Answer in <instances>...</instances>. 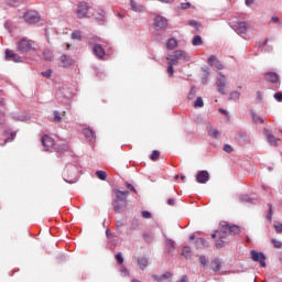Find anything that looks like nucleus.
Here are the masks:
<instances>
[{
    "label": "nucleus",
    "instance_id": "0eeeda50",
    "mask_svg": "<svg viewBox=\"0 0 282 282\" xmlns=\"http://www.w3.org/2000/svg\"><path fill=\"white\" fill-rule=\"evenodd\" d=\"M252 261L260 263L261 268H265V256L259 251H251Z\"/></svg>",
    "mask_w": 282,
    "mask_h": 282
},
{
    "label": "nucleus",
    "instance_id": "0e129e2a",
    "mask_svg": "<svg viewBox=\"0 0 282 282\" xmlns=\"http://www.w3.org/2000/svg\"><path fill=\"white\" fill-rule=\"evenodd\" d=\"M4 28H6V30H11L12 29V22H10V21L4 22Z\"/></svg>",
    "mask_w": 282,
    "mask_h": 282
},
{
    "label": "nucleus",
    "instance_id": "5fc2aeb1",
    "mask_svg": "<svg viewBox=\"0 0 282 282\" xmlns=\"http://www.w3.org/2000/svg\"><path fill=\"white\" fill-rule=\"evenodd\" d=\"M224 151H225L226 153H232V151H234L232 145H230V144H225V145H224Z\"/></svg>",
    "mask_w": 282,
    "mask_h": 282
},
{
    "label": "nucleus",
    "instance_id": "423d86ee",
    "mask_svg": "<svg viewBox=\"0 0 282 282\" xmlns=\"http://www.w3.org/2000/svg\"><path fill=\"white\" fill-rule=\"evenodd\" d=\"M263 134L265 135L270 147H279V142H281V139L274 137V134H272L270 130L264 129Z\"/></svg>",
    "mask_w": 282,
    "mask_h": 282
},
{
    "label": "nucleus",
    "instance_id": "4d7b16f0",
    "mask_svg": "<svg viewBox=\"0 0 282 282\" xmlns=\"http://www.w3.org/2000/svg\"><path fill=\"white\" fill-rule=\"evenodd\" d=\"M199 259H200V264H202L203 267L208 265V259H206L205 256H200Z\"/></svg>",
    "mask_w": 282,
    "mask_h": 282
},
{
    "label": "nucleus",
    "instance_id": "473e14b6",
    "mask_svg": "<svg viewBox=\"0 0 282 282\" xmlns=\"http://www.w3.org/2000/svg\"><path fill=\"white\" fill-rule=\"evenodd\" d=\"M203 44H204V41H202V36L195 35L192 41V45L197 46V45H203Z\"/></svg>",
    "mask_w": 282,
    "mask_h": 282
},
{
    "label": "nucleus",
    "instance_id": "6e6d98bb",
    "mask_svg": "<svg viewBox=\"0 0 282 282\" xmlns=\"http://www.w3.org/2000/svg\"><path fill=\"white\" fill-rule=\"evenodd\" d=\"M15 135H17V132L11 133L12 139L4 140L3 144H0V145L6 147V144H8V142H12V140H14Z\"/></svg>",
    "mask_w": 282,
    "mask_h": 282
},
{
    "label": "nucleus",
    "instance_id": "393cba45",
    "mask_svg": "<svg viewBox=\"0 0 282 282\" xmlns=\"http://www.w3.org/2000/svg\"><path fill=\"white\" fill-rule=\"evenodd\" d=\"M68 150H69V148L65 143H63L61 145H56L57 158H61V154L67 152Z\"/></svg>",
    "mask_w": 282,
    "mask_h": 282
},
{
    "label": "nucleus",
    "instance_id": "c756f323",
    "mask_svg": "<svg viewBox=\"0 0 282 282\" xmlns=\"http://www.w3.org/2000/svg\"><path fill=\"white\" fill-rule=\"evenodd\" d=\"M166 47H167V50H175V47H177V40H175L173 37L167 41Z\"/></svg>",
    "mask_w": 282,
    "mask_h": 282
},
{
    "label": "nucleus",
    "instance_id": "13d9d810",
    "mask_svg": "<svg viewBox=\"0 0 282 282\" xmlns=\"http://www.w3.org/2000/svg\"><path fill=\"white\" fill-rule=\"evenodd\" d=\"M273 98H275L278 100V102H282V93L281 91L275 93L273 95Z\"/></svg>",
    "mask_w": 282,
    "mask_h": 282
},
{
    "label": "nucleus",
    "instance_id": "49530a36",
    "mask_svg": "<svg viewBox=\"0 0 282 282\" xmlns=\"http://www.w3.org/2000/svg\"><path fill=\"white\" fill-rule=\"evenodd\" d=\"M271 243H273L274 248H278V249L282 248V242L276 239H272Z\"/></svg>",
    "mask_w": 282,
    "mask_h": 282
},
{
    "label": "nucleus",
    "instance_id": "aec40b11",
    "mask_svg": "<svg viewBox=\"0 0 282 282\" xmlns=\"http://www.w3.org/2000/svg\"><path fill=\"white\" fill-rule=\"evenodd\" d=\"M83 133L86 138V140H89L91 142V140H96V132H94V130L89 129V128H85L83 130Z\"/></svg>",
    "mask_w": 282,
    "mask_h": 282
},
{
    "label": "nucleus",
    "instance_id": "bb28decb",
    "mask_svg": "<svg viewBox=\"0 0 282 282\" xmlns=\"http://www.w3.org/2000/svg\"><path fill=\"white\" fill-rule=\"evenodd\" d=\"M143 239H144L145 243H153L155 236H153V234H151V232H145V234H143Z\"/></svg>",
    "mask_w": 282,
    "mask_h": 282
},
{
    "label": "nucleus",
    "instance_id": "f03ea898",
    "mask_svg": "<svg viewBox=\"0 0 282 282\" xmlns=\"http://www.w3.org/2000/svg\"><path fill=\"white\" fill-rule=\"evenodd\" d=\"M17 50L20 54H29V52H33L34 42L32 40L22 39L17 43Z\"/></svg>",
    "mask_w": 282,
    "mask_h": 282
},
{
    "label": "nucleus",
    "instance_id": "09e8293b",
    "mask_svg": "<svg viewBox=\"0 0 282 282\" xmlns=\"http://www.w3.org/2000/svg\"><path fill=\"white\" fill-rule=\"evenodd\" d=\"M42 76H44V78H52V69L42 72Z\"/></svg>",
    "mask_w": 282,
    "mask_h": 282
},
{
    "label": "nucleus",
    "instance_id": "58836bf2",
    "mask_svg": "<svg viewBox=\"0 0 282 282\" xmlns=\"http://www.w3.org/2000/svg\"><path fill=\"white\" fill-rule=\"evenodd\" d=\"M116 260L119 265H122L124 263V258L122 257V252H119L116 254Z\"/></svg>",
    "mask_w": 282,
    "mask_h": 282
},
{
    "label": "nucleus",
    "instance_id": "c85d7f7f",
    "mask_svg": "<svg viewBox=\"0 0 282 282\" xmlns=\"http://www.w3.org/2000/svg\"><path fill=\"white\" fill-rule=\"evenodd\" d=\"M166 61H167V65H171L172 67L174 65H180V61L175 58L173 55L167 56Z\"/></svg>",
    "mask_w": 282,
    "mask_h": 282
},
{
    "label": "nucleus",
    "instance_id": "4be33fe9",
    "mask_svg": "<svg viewBox=\"0 0 282 282\" xmlns=\"http://www.w3.org/2000/svg\"><path fill=\"white\" fill-rule=\"evenodd\" d=\"M238 34H246L248 32V23L239 22L236 26Z\"/></svg>",
    "mask_w": 282,
    "mask_h": 282
},
{
    "label": "nucleus",
    "instance_id": "bf43d9fd",
    "mask_svg": "<svg viewBox=\"0 0 282 282\" xmlns=\"http://www.w3.org/2000/svg\"><path fill=\"white\" fill-rule=\"evenodd\" d=\"M213 67H217V69H224V64H221V62L218 59L214 63Z\"/></svg>",
    "mask_w": 282,
    "mask_h": 282
},
{
    "label": "nucleus",
    "instance_id": "f704fd0d",
    "mask_svg": "<svg viewBox=\"0 0 282 282\" xmlns=\"http://www.w3.org/2000/svg\"><path fill=\"white\" fill-rule=\"evenodd\" d=\"M96 175H97L98 180H101L102 182H105V180H107V172H105V171H97Z\"/></svg>",
    "mask_w": 282,
    "mask_h": 282
},
{
    "label": "nucleus",
    "instance_id": "2eb2a0df",
    "mask_svg": "<svg viewBox=\"0 0 282 282\" xmlns=\"http://www.w3.org/2000/svg\"><path fill=\"white\" fill-rule=\"evenodd\" d=\"M107 19V12H105V10L99 9L97 11V15L95 18V21L99 24V25H105V21Z\"/></svg>",
    "mask_w": 282,
    "mask_h": 282
},
{
    "label": "nucleus",
    "instance_id": "b1692460",
    "mask_svg": "<svg viewBox=\"0 0 282 282\" xmlns=\"http://www.w3.org/2000/svg\"><path fill=\"white\" fill-rule=\"evenodd\" d=\"M130 8L132 12H142V4H139L135 0H130Z\"/></svg>",
    "mask_w": 282,
    "mask_h": 282
},
{
    "label": "nucleus",
    "instance_id": "774afa93",
    "mask_svg": "<svg viewBox=\"0 0 282 282\" xmlns=\"http://www.w3.org/2000/svg\"><path fill=\"white\" fill-rule=\"evenodd\" d=\"M180 282H188V276L183 275Z\"/></svg>",
    "mask_w": 282,
    "mask_h": 282
},
{
    "label": "nucleus",
    "instance_id": "a211bd4d",
    "mask_svg": "<svg viewBox=\"0 0 282 282\" xmlns=\"http://www.w3.org/2000/svg\"><path fill=\"white\" fill-rule=\"evenodd\" d=\"M61 63L62 67H70V65H74V59H72V57L67 56L66 54H63L61 56Z\"/></svg>",
    "mask_w": 282,
    "mask_h": 282
},
{
    "label": "nucleus",
    "instance_id": "e2e57ef3",
    "mask_svg": "<svg viewBox=\"0 0 282 282\" xmlns=\"http://www.w3.org/2000/svg\"><path fill=\"white\" fill-rule=\"evenodd\" d=\"M181 8L182 10H188L191 8V3L189 2L181 3Z\"/></svg>",
    "mask_w": 282,
    "mask_h": 282
},
{
    "label": "nucleus",
    "instance_id": "6ab92c4d",
    "mask_svg": "<svg viewBox=\"0 0 282 282\" xmlns=\"http://www.w3.org/2000/svg\"><path fill=\"white\" fill-rule=\"evenodd\" d=\"M171 276H173V274H171V272H166L160 278H158V275H153V279L156 282H171Z\"/></svg>",
    "mask_w": 282,
    "mask_h": 282
},
{
    "label": "nucleus",
    "instance_id": "2f4dec72",
    "mask_svg": "<svg viewBox=\"0 0 282 282\" xmlns=\"http://www.w3.org/2000/svg\"><path fill=\"white\" fill-rule=\"evenodd\" d=\"M165 246H166L169 252H173V250H175V242H173V240H171V239H167L165 241Z\"/></svg>",
    "mask_w": 282,
    "mask_h": 282
},
{
    "label": "nucleus",
    "instance_id": "3c124183",
    "mask_svg": "<svg viewBox=\"0 0 282 282\" xmlns=\"http://www.w3.org/2000/svg\"><path fill=\"white\" fill-rule=\"evenodd\" d=\"M142 217L143 219H151V217H153V215L151 214V212H142Z\"/></svg>",
    "mask_w": 282,
    "mask_h": 282
},
{
    "label": "nucleus",
    "instance_id": "052dcab7",
    "mask_svg": "<svg viewBox=\"0 0 282 282\" xmlns=\"http://www.w3.org/2000/svg\"><path fill=\"white\" fill-rule=\"evenodd\" d=\"M188 25H191L192 28H196V30H197V28H199V24H198L197 21H195V20H191V21L188 22Z\"/></svg>",
    "mask_w": 282,
    "mask_h": 282
},
{
    "label": "nucleus",
    "instance_id": "412c9836",
    "mask_svg": "<svg viewBox=\"0 0 282 282\" xmlns=\"http://www.w3.org/2000/svg\"><path fill=\"white\" fill-rule=\"evenodd\" d=\"M11 118L15 120V122H28V120H30V117L21 113H13Z\"/></svg>",
    "mask_w": 282,
    "mask_h": 282
},
{
    "label": "nucleus",
    "instance_id": "4468645a",
    "mask_svg": "<svg viewBox=\"0 0 282 282\" xmlns=\"http://www.w3.org/2000/svg\"><path fill=\"white\" fill-rule=\"evenodd\" d=\"M208 180H210V174H208V171H200L196 175V182L198 184H206V182H208Z\"/></svg>",
    "mask_w": 282,
    "mask_h": 282
},
{
    "label": "nucleus",
    "instance_id": "f3484780",
    "mask_svg": "<svg viewBox=\"0 0 282 282\" xmlns=\"http://www.w3.org/2000/svg\"><path fill=\"white\" fill-rule=\"evenodd\" d=\"M264 80H267V83L276 84L279 83V74L269 72L264 75Z\"/></svg>",
    "mask_w": 282,
    "mask_h": 282
},
{
    "label": "nucleus",
    "instance_id": "ea45409f",
    "mask_svg": "<svg viewBox=\"0 0 282 282\" xmlns=\"http://www.w3.org/2000/svg\"><path fill=\"white\" fill-rule=\"evenodd\" d=\"M194 107H204V99H202V97H197L196 101L194 102Z\"/></svg>",
    "mask_w": 282,
    "mask_h": 282
},
{
    "label": "nucleus",
    "instance_id": "6e6552de",
    "mask_svg": "<svg viewBox=\"0 0 282 282\" xmlns=\"http://www.w3.org/2000/svg\"><path fill=\"white\" fill-rule=\"evenodd\" d=\"M166 25H169V21L166 20V18H164L162 15H158L154 19V28H155V30H158V31L164 30V28H166Z\"/></svg>",
    "mask_w": 282,
    "mask_h": 282
},
{
    "label": "nucleus",
    "instance_id": "8fccbe9b",
    "mask_svg": "<svg viewBox=\"0 0 282 282\" xmlns=\"http://www.w3.org/2000/svg\"><path fill=\"white\" fill-rule=\"evenodd\" d=\"M274 230H275L278 234H281V232H282V224H281V223H275V224H274Z\"/></svg>",
    "mask_w": 282,
    "mask_h": 282
},
{
    "label": "nucleus",
    "instance_id": "a19ab883",
    "mask_svg": "<svg viewBox=\"0 0 282 282\" xmlns=\"http://www.w3.org/2000/svg\"><path fill=\"white\" fill-rule=\"evenodd\" d=\"M122 228H124V223H122V220H118L117 221V231L119 232V235H122Z\"/></svg>",
    "mask_w": 282,
    "mask_h": 282
},
{
    "label": "nucleus",
    "instance_id": "7c9ffc66",
    "mask_svg": "<svg viewBox=\"0 0 282 282\" xmlns=\"http://www.w3.org/2000/svg\"><path fill=\"white\" fill-rule=\"evenodd\" d=\"M43 58L44 61H52V58H54V54H52V51L45 50L43 52Z\"/></svg>",
    "mask_w": 282,
    "mask_h": 282
},
{
    "label": "nucleus",
    "instance_id": "9b49d317",
    "mask_svg": "<svg viewBox=\"0 0 282 282\" xmlns=\"http://www.w3.org/2000/svg\"><path fill=\"white\" fill-rule=\"evenodd\" d=\"M41 142H42V145L44 147L45 151H50L52 149V147H54V144H55V142L52 139V137H50L47 134H44L41 138Z\"/></svg>",
    "mask_w": 282,
    "mask_h": 282
},
{
    "label": "nucleus",
    "instance_id": "79ce46f5",
    "mask_svg": "<svg viewBox=\"0 0 282 282\" xmlns=\"http://www.w3.org/2000/svg\"><path fill=\"white\" fill-rule=\"evenodd\" d=\"M217 61H219V59H217V56L212 55V56H209L207 63H208V65H210L213 67V65H215V63H217Z\"/></svg>",
    "mask_w": 282,
    "mask_h": 282
},
{
    "label": "nucleus",
    "instance_id": "dca6fc26",
    "mask_svg": "<svg viewBox=\"0 0 282 282\" xmlns=\"http://www.w3.org/2000/svg\"><path fill=\"white\" fill-rule=\"evenodd\" d=\"M172 56L178 61H191V56L185 51H175Z\"/></svg>",
    "mask_w": 282,
    "mask_h": 282
},
{
    "label": "nucleus",
    "instance_id": "de8ad7c7",
    "mask_svg": "<svg viewBox=\"0 0 282 282\" xmlns=\"http://www.w3.org/2000/svg\"><path fill=\"white\" fill-rule=\"evenodd\" d=\"M120 274H121V276H129V270L124 267H121Z\"/></svg>",
    "mask_w": 282,
    "mask_h": 282
},
{
    "label": "nucleus",
    "instance_id": "c03bdc74",
    "mask_svg": "<svg viewBox=\"0 0 282 282\" xmlns=\"http://www.w3.org/2000/svg\"><path fill=\"white\" fill-rule=\"evenodd\" d=\"M195 94H197V90L195 87H192L188 94V100H193V98H195Z\"/></svg>",
    "mask_w": 282,
    "mask_h": 282
},
{
    "label": "nucleus",
    "instance_id": "a878e982",
    "mask_svg": "<svg viewBox=\"0 0 282 282\" xmlns=\"http://www.w3.org/2000/svg\"><path fill=\"white\" fill-rule=\"evenodd\" d=\"M196 248L198 249L208 248V242H206V239L204 238H198L196 240Z\"/></svg>",
    "mask_w": 282,
    "mask_h": 282
},
{
    "label": "nucleus",
    "instance_id": "680f3d73",
    "mask_svg": "<svg viewBox=\"0 0 282 282\" xmlns=\"http://www.w3.org/2000/svg\"><path fill=\"white\" fill-rule=\"evenodd\" d=\"M167 74L170 77H173L174 69H173V66H171V64H169V66H167Z\"/></svg>",
    "mask_w": 282,
    "mask_h": 282
},
{
    "label": "nucleus",
    "instance_id": "a18cd8bd",
    "mask_svg": "<svg viewBox=\"0 0 282 282\" xmlns=\"http://www.w3.org/2000/svg\"><path fill=\"white\" fill-rule=\"evenodd\" d=\"M140 226V223L138 221V219H133L131 223V230H138Z\"/></svg>",
    "mask_w": 282,
    "mask_h": 282
},
{
    "label": "nucleus",
    "instance_id": "ddd939ff",
    "mask_svg": "<svg viewBox=\"0 0 282 282\" xmlns=\"http://www.w3.org/2000/svg\"><path fill=\"white\" fill-rule=\"evenodd\" d=\"M93 54L96 56V58H99V61H102V58H105L106 52H105L102 45L95 44L93 47Z\"/></svg>",
    "mask_w": 282,
    "mask_h": 282
},
{
    "label": "nucleus",
    "instance_id": "cd10ccee",
    "mask_svg": "<svg viewBox=\"0 0 282 282\" xmlns=\"http://www.w3.org/2000/svg\"><path fill=\"white\" fill-rule=\"evenodd\" d=\"M208 135H210V138L217 139V138H220L221 132H219V130H217V129H215V128H210V129L208 130Z\"/></svg>",
    "mask_w": 282,
    "mask_h": 282
},
{
    "label": "nucleus",
    "instance_id": "338daca9",
    "mask_svg": "<svg viewBox=\"0 0 282 282\" xmlns=\"http://www.w3.org/2000/svg\"><path fill=\"white\" fill-rule=\"evenodd\" d=\"M9 6H14L15 3H19V0H7Z\"/></svg>",
    "mask_w": 282,
    "mask_h": 282
},
{
    "label": "nucleus",
    "instance_id": "1a4fd4ad",
    "mask_svg": "<svg viewBox=\"0 0 282 282\" xmlns=\"http://www.w3.org/2000/svg\"><path fill=\"white\" fill-rule=\"evenodd\" d=\"M112 208L115 213L122 214L124 210H127V202L112 200Z\"/></svg>",
    "mask_w": 282,
    "mask_h": 282
},
{
    "label": "nucleus",
    "instance_id": "f257e3e1",
    "mask_svg": "<svg viewBox=\"0 0 282 282\" xmlns=\"http://www.w3.org/2000/svg\"><path fill=\"white\" fill-rule=\"evenodd\" d=\"M239 232H241V229L239 228V226L237 225H229L226 221H221L220 223V230L218 231V237L219 239L216 240V248H224L225 243H224V239H226V237H228V235H239Z\"/></svg>",
    "mask_w": 282,
    "mask_h": 282
},
{
    "label": "nucleus",
    "instance_id": "7ed1b4c3",
    "mask_svg": "<svg viewBox=\"0 0 282 282\" xmlns=\"http://www.w3.org/2000/svg\"><path fill=\"white\" fill-rule=\"evenodd\" d=\"M4 61H9L11 63H23V57L14 53V51L7 48L4 51Z\"/></svg>",
    "mask_w": 282,
    "mask_h": 282
},
{
    "label": "nucleus",
    "instance_id": "e433bc0d",
    "mask_svg": "<svg viewBox=\"0 0 282 282\" xmlns=\"http://www.w3.org/2000/svg\"><path fill=\"white\" fill-rule=\"evenodd\" d=\"M191 254H192L191 247H184L183 257H185V259H191Z\"/></svg>",
    "mask_w": 282,
    "mask_h": 282
},
{
    "label": "nucleus",
    "instance_id": "39448f33",
    "mask_svg": "<svg viewBox=\"0 0 282 282\" xmlns=\"http://www.w3.org/2000/svg\"><path fill=\"white\" fill-rule=\"evenodd\" d=\"M23 19L25 23H29V24L39 23V21H41V15H39V12L36 11H26L23 14Z\"/></svg>",
    "mask_w": 282,
    "mask_h": 282
},
{
    "label": "nucleus",
    "instance_id": "9d476101",
    "mask_svg": "<svg viewBox=\"0 0 282 282\" xmlns=\"http://www.w3.org/2000/svg\"><path fill=\"white\" fill-rule=\"evenodd\" d=\"M113 193L115 202H127V198L129 197V191L113 189Z\"/></svg>",
    "mask_w": 282,
    "mask_h": 282
},
{
    "label": "nucleus",
    "instance_id": "f8f14e48",
    "mask_svg": "<svg viewBox=\"0 0 282 282\" xmlns=\"http://www.w3.org/2000/svg\"><path fill=\"white\" fill-rule=\"evenodd\" d=\"M226 76L220 75L219 78L216 82V87L218 89L219 94H226Z\"/></svg>",
    "mask_w": 282,
    "mask_h": 282
},
{
    "label": "nucleus",
    "instance_id": "5701e85b",
    "mask_svg": "<svg viewBox=\"0 0 282 282\" xmlns=\"http://www.w3.org/2000/svg\"><path fill=\"white\" fill-rule=\"evenodd\" d=\"M213 272H219L221 270V261L219 259H214L210 263Z\"/></svg>",
    "mask_w": 282,
    "mask_h": 282
},
{
    "label": "nucleus",
    "instance_id": "72a5a7b5",
    "mask_svg": "<svg viewBox=\"0 0 282 282\" xmlns=\"http://www.w3.org/2000/svg\"><path fill=\"white\" fill-rule=\"evenodd\" d=\"M73 41H83V35H80V31H74L70 35Z\"/></svg>",
    "mask_w": 282,
    "mask_h": 282
},
{
    "label": "nucleus",
    "instance_id": "603ef678",
    "mask_svg": "<svg viewBox=\"0 0 282 282\" xmlns=\"http://www.w3.org/2000/svg\"><path fill=\"white\" fill-rule=\"evenodd\" d=\"M126 187L128 188V191H131L132 193H138L135 191V187L129 182H126Z\"/></svg>",
    "mask_w": 282,
    "mask_h": 282
},
{
    "label": "nucleus",
    "instance_id": "4c0bfd02",
    "mask_svg": "<svg viewBox=\"0 0 282 282\" xmlns=\"http://www.w3.org/2000/svg\"><path fill=\"white\" fill-rule=\"evenodd\" d=\"M54 116V122H61V120H63V117H61V112L58 110H55L53 112Z\"/></svg>",
    "mask_w": 282,
    "mask_h": 282
},
{
    "label": "nucleus",
    "instance_id": "864d4df0",
    "mask_svg": "<svg viewBox=\"0 0 282 282\" xmlns=\"http://www.w3.org/2000/svg\"><path fill=\"white\" fill-rule=\"evenodd\" d=\"M65 182H67L68 184H76V182H78V177L74 176L72 178H64Z\"/></svg>",
    "mask_w": 282,
    "mask_h": 282
},
{
    "label": "nucleus",
    "instance_id": "37998d69",
    "mask_svg": "<svg viewBox=\"0 0 282 282\" xmlns=\"http://www.w3.org/2000/svg\"><path fill=\"white\" fill-rule=\"evenodd\" d=\"M240 96L241 95L239 93L234 91V93L230 94L229 100H239Z\"/></svg>",
    "mask_w": 282,
    "mask_h": 282
},
{
    "label": "nucleus",
    "instance_id": "20e7f679",
    "mask_svg": "<svg viewBox=\"0 0 282 282\" xmlns=\"http://www.w3.org/2000/svg\"><path fill=\"white\" fill-rule=\"evenodd\" d=\"M89 13V6L87 2H79L76 9L77 19H87V14Z\"/></svg>",
    "mask_w": 282,
    "mask_h": 282
},
{
    "label": "nucleus",
    "instance_id": "69168bd1",
    "mask_svg": "<svg viewBox=\"0 0 282 282\" xmlns=\"http://www.w3.org/2000/svg\"><path fill=\"white\" fill-rule=\"evenodd\" d=\"M254 122H259L260 124H263V118L254 117Z\"/></svg>",
    "mask_w": 282,
    "mask_h": 282
},
{
    "label": "nucleus",
    "instance_id": "c9c22d12",
    "mask_svg": "<svg viewBox=\"0 0 282 282\" xmlns=\"http://www.w3.org/2000/svg\"><path fill=\"white\" fill-rule=\"evenodd\" d=\"M150 160H152V162H155L156 160H160V151L153 150L152 154L150 155Z\"/></svg>",
    "mask_w": 282,
    "mask_h": 282
}]
</instances>
